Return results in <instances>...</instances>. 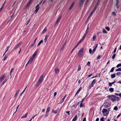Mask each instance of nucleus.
<instances>
[{
  "label": "nucleus",
  "mask_w": 121,
  "mask_h": 121,
  "mask_svg": "<svg viewBox=\"0 0 121 121\" xmlns=\"http://www.w3.org/2000/svg\"><path fill=\"white\" fill-rule=\"evenodd\" d=\"M43 74H42L40 77L38 81L37 82V83L36 84V86H39L41 83V82L42 81L43 79Z\"/></svg>",
  "instance_id": "nucleus-1"
},
{
  "label": "nucleus",
  "mask_w": 121,
  "mask_h": 121,
  "mask_svg": "<svg viewBox=\"0 0 121 121\" xmlns=\"http://www.w3.org/2000/svg\"><path fill=\"white\" fill-rule=\"evenodd\" d=\"M107 97L110 99L113 102H114L116 100V97L114 95H108Z\"/></svg>",
  "instance_id": "nucleus-2"
},
{
  "label": "nucleus",
  "mask_w": 121,
  "mask_h": 121,
  "mask_svg": "<svg viewBox=\"0 0 121 121\" xmlns=\"http://www.w3.org/2000/svg\"><path fill=\"white\" fill-rule=\"evenodd\" d=\"M38 51V50L37 49L33 55L32 57H31L30 58V60L31 62H32L34 58L37 55Z\"/></svg>",
  "instance_id": "nucleus-3"
},
{
  "label": "nucleus",
  "mask_w": 121,
  "mask_h": 121,
  "mask_svg": "<svg viewBox=\"0 0 121 121\" xmlns=\"http://www.w3.org/2000/svg\"><path fill=\"white\" fill-rule=\"evenodd\" d=\"M83 48H81L79 51L78 52V56L80 57H82L83 55Z\"/></svg>",
  "instance_id": "nucleus-4"
},
{
  "label": "nucleus",
  "mask_w": 121,
  "mask_h": 121,
  "mask_svg": "<svg viewBox=\"0 0 121 121\" xmlns=\"http://www.w3.org/2000/svg\"><path fill=\"white\" fill-rule=\"evenodd\" d=\"M102 113L105 114L104 115V116H106L108 114V113H107L108 110L105 109H103L102 111Z\"/></svg>",
  "instance_id": "nucleus-5"
},
{
  "label": "nucleus",
  "mask_w": 121,
  "mask_h": 121,
  "mask_svg": "<svg viewBox=\"0 0 121 121\" xmlns=\"http://www.w3.org/2000/svg\"><path fill=\"white\" fill-rule=\"evenodd\" d=\"M96 81V79H95L94 80L92 81L91 85L89 86V88H91V87H93V86L94 84H95V83Z\"/></svg>",
  "instance_id": "nucleus-6"
},
{
  "label": "nucleus",
  "mask_w": 121,
  "mask_h": 121,
  "mask_svg": "<svg viewBox=\"0 0 121 121\" xmlns=\"http://www.w3.org/2000/svg\"><path fill=\"white\" fill-rule=\"evenodd\" d=\"M103 106H104L105 107H108L110 106V104L107 102H104L103 104Z\"/></svg>",
  "instance_id": "nucleus-7"
},
{
  "label": "nucleus",
  "mask_w": 121,
  "mask_h": 121,
  "mask_svg": "<svg viewBox=\"0 0 121 121\" xmlns=\"http://www.w3.org/2000/svg\"><path fill=\"white\" fill-rule=\"evenodd\" d=\"M5 77V75L3 74L2 75L0 78V83L4 79Z\"/></svg>",
  "instance_id": "nucleus-8"
},
{
  "label": "nucleus",
  "mask_w": 121,
  "mask_h": 121,
  "mask_svg": "<svg viewBox=\"0 0 121 121\" xmlns=\"http://www.w3.org/2000/svg\"><path fill=\"white\" fill-rule=\"evenodd\" d=\"M22 43L21 42H19L15 46L14 49L15 50L17 48L20 46L22 44Z\"/></svg>",
  "instance_id": "nucleus-9"
},
{
  "label": "nucleus",
  "mask_w": 121,
  "mask_h": 121,
  "mask_svg": "<svg viewBox=\"0 0 121 121\" xmlns=\"http://www.w3.org/2000/svg\"><path fill=\"white\" fill-rule=\"evenodd\" d=\"M61 18V16H60L57 19V20L56 21L55 23V25H56V24L58 23V22H59L60 21V19Z\"/></svg>",
  "instance_id": "nucleus-10"
},
{
  "label": "nucleus",
  "mask_w": 121,
  "mask_h": 121,
  "mask_svg": "<svg viewBox=\"0 0 121 121\" xmlns=\"http://www.w3.org/2000/svg\"><path fill=\"white\" fill-rule=\"evenodd\" d=\"M119 0H116V3L115 4V6L117 7V9H118L119 8Z\"/></svg>",
  "instance_id": "nucleus-11"
},
{
  "label": "nucleus",
  "mask_w": 121,
  "mask_h": 121,
  "mask_svg": "<svg viewBox=\"0 0 121 121\" xmlns=\"http://www.w3.org/2000/svg\"><path fill=\"white\" fill-rule=\"evenodd\" d=\"M55 71L56 73L57 74L59 73V70L58 68L56 67L55 69Z\"/></svg>",
  "instance_id": "nucleus-12"
},
{
  "label": "nucleus",
  "mask_w": 121,
  "mask_h": 121,
  "mask_svg": "<svg viewBox=\"0 0 121 121\" xmlns=\"http://www.w3.org/2000/svg\"><path fill=\"white\" fill-rule=\"evenodd\" d=\"M66 95H65V96L63 97V99H62L60 101V102H59V104H60L62 103L64 101V99H65V98L66 97Z\"/></svg>",
  "instance_id": "nucleus-13"
},
{
  "label": "nucleus",
  "mask_w": 121,
  "mask_h": 121,
  "mask_svg": "<svg viewBox=\"0 0 121 121\" xmlns=\"http://www.w3.org/2000/svg\"><path fill=\"white\" fill-rule=\"evenodd\" d=\"M32 1V0H30L29 1V2H28V4H27V5L26 6V8H27L29 5L30 4H31V3Z\"/></svg>",
  "instance_id": "nucleus-14"
},
{
  "label": "nucleus",
  "mask_w": 121,
  "mask_h": 121,
  "mask_svg": "<svg viewBox=\"0 0 121 121\" xmlns=\"http://www.w3.org/2000/svg\"><path fill=\"white\" fill-rule=\"evenodd\" d=\"M77 115H76L74 118L72 120V121H75L77 119Z\"/></svg>",
  "instance_id": "nucleus-15"
},
{
  "label": "nucleus",
  "mask_w": 121,
  "mask_h": 121,
  "mask_svg": "<svg viewBox=\"0 0 121 121\" xmlns=\"http://www.w3.org/2000/svg\"><path fill=\"white\" fill-rule=\"evenodd\" d=\"M19 91H20V90H18L17 91H16V92L14 96V97L15 98H16L17 97V95L18 94V93Z\"/></svg>",
  "instance_id": "nucleus-16"
},
{
  "label": "nucleus",
  "mask_w": 121,
  "mask_h": 121,
  "mask_svg": "<svg viewBox=\"0 0 121 121\" xmlns=\"http://www.w3.org/2000/svg\"><path fill=\"white\" fill-rule=\"evenodd\" d=\"M79 2H80V4L78 5V6L79 7H80L83 4L84 2H83L81 1H79Z\"/></svg>",
  "instance_id": "nucleus-17"
},
{
  "label": "nucleus",
  "mask_w": 121,
  "mask_h": 121,
  "mask_svg": "<svg viewBox=\"0 0 121 121\" xmlns=\"http://www.w3.org/2000/svg\"><path fill=\"white\" fill-rule=\"evenodd\" d=\"M8 79L7 78H5V80L2 83L1 86H2L7 80Z\"/></svg>",
  "instance_id": "nucleus-18"
},
{
  "label": "nucleus",
  "mask_w": 121,
  "mask_h": 121,
  "mask_svg": "<svg viewBox=\"0 0 121 121\" xmlns=\"http://www.w3.org/2000/svg\"><path fill=\"white\" fill-rule=\"evenodd\" d=\"M28 114V113H26L24 116L22 117H21V118H26Z\"/></svg>",
  "instance_id": "nucleus-19"
},
{
  "label": "nucleus",
  "mask_w": 121,
  "mask_h": 121,
  "mask_svg": "<svg viewBox=\"0 0 121 121\" xmlns=\"http://www.w3.org/2000/svg\"><path fill=\"white\" fill-rule=\"evenodd\" d=\"M43 40H40V41L38 45L37 46L38 47L39 46L40 44L43 43Z\"/></svg>",
  "instance_id": "nucleus-20"
},
{
  "label": "nucleus",
  "mask_w": 121,
  "mask_h": 121,
  "mask_svg": "<svg viewBox=\"0 0 121 121\" xmlns=\"http://www.w3.org/2000/svg\"><path fill=\"white\" fill-rule=\"evenodd\" d=\"M81 87H80V88H79V89H78V90L76 92V94H75V96L79 92V91L81 90Z\"/></svg>",
  "instance_id": "nucleus-21"
},
{
  "label": "nucleus",
  "mask_w": 121,
  "mask_h": 121,
  "mask_svg": "<svg viewBox=\"0 0 121 121\" xmlns=\"http://www.w3.org/2000/svg\"><path fill=\"white\" fill-rule=\"evenodd\" d=\"M100 0H98L96 3V4L95 6H94L96 8L97 6L98 5V4Z\"/></svg>",
  "instance_id": "nucleus-22"
},
{
  "label": "nucleus",
  "mask_w": 121,
  "mask_h": 121,
  "mask_svg": "<svg viewBox=\"0 0 121 121\" xmlns=\"http://www.w3.org/2000/svg\"><path fill=\"white\" fill-rule=\"evenodd\" d=\"M74 2H73L72 3V4H71V6L69 8V10H70L73 7V5H74Z\"/></svg>",
  "instance_id": "nucleus-23"
},
{
  "label": "nucleus",
  "mask_w": 121,
  "mask_h": 121,
  "mask_svg": "<svg viewBox=\"0 0 121 121\" xmlns=\"http://www.w3.org/2000/svg\"><path fill=\"white\" fill-rule=\"evenodd\" d=\"M109 90L110 92H112L114 91V89L113 88H109Z\"/></svg>",
  "instance_id": "nucleus-24"
},
{
  "label": "nucleus",
  "mask_w": 121,
  "mask_h": 121,
  "mask_svg": "<svg viewBox=\"0 0 121 121\" xmlns=\"http://www.w3.org/2000/svg\"><path fill=\"white\" fill-rule=\"evenodd\" d=\"M115 77V74H112L111 75V77L112 78H113Z\"/></svg>",
  "instance_id": "nucleus-25"
},
{
  "label": "nucleus",
  "mask_w": 121,
  "mask_h": 121,
  "mask_svg": "<svg viewBox=\"0 0 121 121\" xmlns=\"http://www.w3.org/2000/svg\"><path fill=\"white\" fill-rule=\"evenodd\" d=\"M49 115V113L46 112V114L44 117H48Z\"/></svg>",
  "instance_id": "nucleus-26"
},
{
  "label": "nucleus",
  "mask_w": 121,
  "mask_h": 121,
  "mask_svg": "<svg viewBox=\"0 0 121 121\" xmlns=\"http://www.w3.org/2000/svg\"><path fill=\"white\" fill-rule=\"evenodd\" d=\"M50 108L49 107H48L46 111V112H48L49 113V112L50 110Z\"/></svg>",
  "instance_id": "nucleus-27"
},
{
  "label": "nucleus",
  "mask_w": 121,
  "mask_h": 121,
  "mask_svg": "<svg viewBox=\"0 0 121 121\" xmlns=\"http://www.w3.org/2000/svg\"><path fill=\"white\" fill-rule=\"evenodd\" d=\"M46 30H46V29H44L43 30L42 32V34H43L46 31Z\"/></svg>",
  "instance_id": "nucleus-28"
},
{
  "label": "nucleus",
  "mask_w": 121,
  "mask_h": 121,
  "mask_svg": "<svg viewBox=\"0 0 121 121\" xmlns=\"http://www.w3.org/2000/svg\"><path fill=\"white\" fill-rule=\"evenodd\" d=\"M81 69V66L80 65H78V71H79Z\"/></svg>",
  "instance_id": "nucleus-29"
},
{
  "label": "nucleus",
  "mask_w": 121,
  "mask_h": 121,
  "mask_svg": "<svg viewBox=\"0 0 121 121\" xmlns=\"http://www.w3.org/2000/svg\"><path fill=\"white\" fill-rule=\"evenodd\" d=\"M115 68V67H113L111 69L110 71V72H112L113 71L114 69Z\"/></svg>",
  "instance_id": "nucleus-30"
},
{
  "label": "nucleus",
  "mask_w": 121,
  "mask_h": 121,
  "mask_svg": "<svg viewBox=\"0 0 121 121\" xmlns=\"http://www.w3.org/2000/svg\"><path fill=\"white\" fill-rule=\"evenodd\" d=\"M116 71H121V68H120L117 69L116 70Z\"/></svg>",
  "instance_id": "nucleus-31"
},
{
  "label": "nucleus",
  "mask_w": 121,
  "mask_h": 121,
  "mask_svg": "<svg viewBox=\"0 0 121 121\" xmlns=\"http://www.w3.org/2000/svg\"><path fill=\"white\" fill-rule=\"evenodd\" d=\"M96 37V36L95 35H94L93 36L92 39L93 41L95 40V39Z\"/></svg>",
  "instance_id": "nucleus-32"
},
{
  "label": "nucleus",
  "mask_w": 121,
  "mask_h": 121,
  "mask_svg": "<svg viewBox=\"0 0 121 121\" xmlns=\"http://www.w3.org/2000/svg\"><path fill=\"white\" fill-rule=\"evenodd\" d=\"M103 32L104 33L106 34L107 33V32L105 29L103 30Z\"/></svg>",
  "instance_id": "nucleus-33"
},
{
  "label": "nucleus",
  "mask_w": 121,
  "mask_h": 121,
  "mask_svg": "<svg viewBox=\"0 0 121 121\" xmlns=\"http://www.w3.org/2000/svg\"><path fill=\"white\" fill-rule=\"evenodd\" d=\"M105 28L108 31H109L110 30V29L109 28L108 26H106L105 27Z\"/></svg>",
  "instance_id": "nucleus-34"
},
{
  "label": "nucleus",
  "mask_w": 121,
  "mask_h": 121,
  "mask_svg": "<svg viewBox=\"0 0 121 121\" xmlns=\"http://www.w3.org/2000/svg\"><path fill=\"white\" fill-rule=\"evenodd\" d=\"M48 37L47 36H46L45 37V38L44 39V42L45 43H46L47 40V39H48Z\"/></svg>",
  "instance_id": "nucleus-35"
},
{
  "label": "nucleus",
  "mask_w": 121,
  "mask_h": 121,
  "mask_svg": "<svg viewBox=\"0 0 121 121\" xmlns=\"http://www.w3.org/2000/svg\"><path fill=\"white\" fill-rule=\"evenodd\" d=\"M39 9V8L36 9V10H35V11L34 12L35 13H37L38 11V10Z\"/></svg>",
  "instance_id": "nucleus-36"
},
{
  "label": "nucleus",
  "mask_w": 121,
  "mask_h": 121,
  "mask_svg": "<svg viewBox=\"0 0 121 121\" xmlns=\"http://www.w3.org/2000/svg\"><path fill=\"white\" fill-rule=\"evenodd\" d=\"M87 95H86V97H85V98L83 99L82 100V101H80V102H81V103H82L85 100V98L87 96Z\"/></svg>",
  "instance_id": "nucleus-37"
},
{
  "label": "nucleus",
  "mask_w": 121,
  "mask_h": 121,
  "mask_svg": "<svg viewBox=\"0 0 121 121\" xmlns=\"http://www.w3.org/2000/svg\"><path fill=\"white\" fill-rule=\"evenodd\" d=\"M14 68H12L11 69V70L10 71V74L11 75V73L12 72H13V70L14 69Z\"/></svg>",
  "instance_id": "nucleus-38"
},
{
  "label": "nucleus",
  "mask_w": 121,
  "mask_h": 121,
  "mask_svg": "<svg viewBox=\"0 0 121 121\" xmlns=\"http://www.w3.org/2000/svg\"><path fill=\"white\" fill-rule=\"evenodd\" d=\"M118 109V108L117 106H115L114 108V110H117Z\"/></svg>",
  "instance_id": "nucleus-39"
},
{
  "label": "nucleus",
  "mask_w": 121,
  "mask_h": 121,
  "mask_svg": "<svg viewBox=\"0 0 121 121\" xmlns=\"http://www.w3.org/2000/svg\"><path fill=\"white\" fill-rule=\"evenodd\" d=\"M66 41L65 42V43H64V44H63V45L62 46V48H61V50H60V51L63 48H64V46H65V43H66Z\"/></svg>",
  "instance_id": "nucleus-40"
},
{
  "label": "nucleus",
  "mask_w": 121,
  "mask_h": 121,
  "mask_svg": "<svg viewBox=\"0 0 121 121\" xmlns=\"http://www.w3.org/2000/svg\"><path fill=\"white\" fill-rule=\"evenodd\" d=\"M121 74V73L120 72H117L116 74L117 75V76H120V75Z\"/></svg>",
  "instance_id": "nucleus-41"
},
{
  "label": "nucleus",
  "mask_w": 121,
  "mask_h": 121,
  "mask_svg": "<svg viewBox=\"0 0 121 121\" xmlns=\"http://www.w3.org/2000/svg\"><path fill=\"white\" fill-rule=\"evenodd\" d=\"M116 56V54H114L112 56V59H114V58H115V57Z\"/></svg>",
  "instance_id": "nucleus-42"
},
{
  "label": "nucleus",
  "mask_w": 121,
  "mask_h": 121,
  "mask_svg": "<svg viewBox=\"0 0 121 121\" xmlns=\"http://www.w3.org/2000/svg\"><path fill=\"white\" fill-rule=\"evenodd\" d=\"M96 8L94 7V9H93L92 11L91 12H92L93 13H94V11L96 10Z\"/></svg>",
  "instance_id": "nucleus-43"
},
{
  "label": "nucleus",
  "mask_w": 121,
  "mask_h": 121,
  "mask_svg": "<svg viewBox=\"0 0 121 121\" xmlns=\"http://www.w3.org/2000/svg\"><path fill=\"white\" fill-rule=\"evenodd\" d=\"M96 8L94 7V9H93L92 11L91 12H92L93 13H94V11L96 10Z\"/></svg>",
  "instance_id": "nucleus-44"
},
{
  "label": "nucleus",
  "mask_w": 121,
  "mask_h": 121,
  "mask_svg": "<svg viewBox=\"0 0 121 121\" xmlns=\"http://www.w3.org/2000/svg\"><path fill=\"white\" fill-rule=\"evenodd\" d=\"M7 58V57L6 56H5L4 58L3 59V60L4 61Z\"/></svg>",
  "instance_id": "nucleus-45"
},
{
  "label": "nucleus",
  "mask_w": 121,
  "mask_h": 121,
  "mask_svg": "<svg viewBox=\"0 0 121 121\" xmlns=\"http://www.w3.org/2000/svg\"><path fill=\"white\" fill-rule=\"evenodd\" d=\"M30 62V63H31L32 62H31V61H30V60H29V61H28V62L26 64V66H25V67H26L27 65L28 64H29V63Z\"/></svg>",
  "instance_id": "nucleus-46"
},
{
  "label": "nucleus",
  "mask_w": 121,
  "mask_h": 121,
  "mask_svg": "<svg viewBox=\"0 0 121 121\" xmlns=\"http://www.w3.org/2000/svg\"><path fill=\"white\" fill-rule=\"evenodd\" d=\"M58 110L59 109H56L55 111L54 112V113L55 114H56V113H57V112L58 111Z\"/></svg>",
  "instance_id": "nucleus-47"
},
{
  "label": "nucleus",
  "mask_w": 121,
  "mask_h": 121,
  "mask_svg": "<svg viewBox=\"0 0 121 121\" xmlns=\"http://www.w3.org/2000/svg\"><path fill=\"white\" fill-rule=\"evenodd\" d=\"M92 50L91 49V48H90L89 49V53H90V54H91V53H92Z\"/></svg>",
  "instance_id": "nucleus-48"
},
{
  "label": "nucleus",
  "mask_w": 121,
  "mask_h": 121,
  "mask_svg": "<svg viewBox=\"0 0 121 121\" xmlns=\"http://www.w3.org/2000/svg\"><path fill=\"white\" fill-rule=\"evenodd\" d=\"M96 49L95 48H94V49H93V51H92V54H93L95 52V51Z\"/></svg>",
  "instance_id": "nucleus-49"
},
{
  "label": "nucleus",
  "mask_w": 121,
  "mask_h": 121,
  "mask_svg": "<svg viewBox=\"0 0 121 121\" xmlns=\"http://www.w3.org/2000/svg\"><path fill=\"white\" fill-rule=\"evenodd\" d=\"M116 99L117 101H119L120 100V98L119 97H116Z\"/></svg>",
  "instance_id": "nucleus-50"
},
{
  "label": "nucleus",
  "mask_w": 121,
  "mask_h": 121,
  "mask_svg": "<svg viewBox=\"0 0 121 121\" xmlns=\"http://www.w3.org/2000/svg\"><path fill=\"white\" fill-rule=\"evenodd\" d=\"M39 4H38L35 7L37 9V8H39Z\"/></svg>",
  "instance_id": "nucleus-51"
},
{
  "label": "nucleus",
  "mask_w": 121,
  "mask_h": 121,
  "mask_svg": "<svg viewBox=\"0 0 121 121\" xmlns=\"http://www.w3.org/2000/svg\"><path fill=\"white\" fill-rule=\"evenodd\" d=\"M121 66V63H120V64H118L117 65V67H119V66Z\"/></svg>",
  "instance_id": "nucleus-52"
},
{
  "label": "nucleus",
  "mask_w": 121,
  "mask_h": 121,
  "mask_svg": "<svg viewBox=\"0 0 121 121\" xmlns=\"http://www.w3.org/2000/svg\"><path fill=\"white\" fill-rule=\"evenodd\" d=\"M90 62L89 61H88L87 62V65H88V66H90Z\"/></svg>",
  "instance_id": "nucleus-53"
},
{
  "label": "nucleus",
  "mask_w": 121,
  "mask_h": 121,
  "mask_svg": "<svg viewBox=\"0 0 121 121\" xmlns=\"http://www.w3.org/2000/svg\"><path fill=\"white\" fill-rule=\"evenodd\" d=\"M83 106V103H81L80 105V107H82Z\"/></svg>",
  "instance_id": "nucleus-54"
},
{
  "label": "nucleus",
  "mask_w": 121,
  "mask_h": 121,
  "mask_svg": "<svg viewBox=\"0 0 121 121\" xmlns=\"http://www.w3.org/2000/svg\"><path fill=\"white\" fill-rule=\"evenodd\" d=\"M117 49V48H116L115 49H114V51H113V53H114L116 52Z\"/></svg>",
  "instance_id": "nucleus-55"
},
{
  "label": "nucleus",
  "mask_w": 121,
  "mask_h": 121,
  "mask_svg": "<svg viewBox=\"0 0 121 121\" xmlns=\"http://www.w3.org/2000/svg\"><path fill=\"white\" fill-rule=\"evenodd\" d=\"M66 113L68 114V115H70V111H66Z\"/></svg>",
  "instance_id": "nucleus-56"
},
{
  "label": "nucleus",
  "mask_w": 121,
  "mask_h": 121,
  "mask_svg": "<svg viewBox=\"0 0 121 121\" xmlns=\"http://www.w3.org/2000/svg\"><path fill=\"white\" fill-rule=\"evenodd\" d=\"M112 83H110V82H109L108 83V85L110 86H111L112 85Z\"/></svg>",
  "instance_id": "nucleus-57"
},
{
  "label": "nucleus",
  "mask_w": 121,
  "mask_h": 121,
  "mask_svg": "<svg viewBox=\"0 0 121 121\" xmlns=\"http://www.w3.org/2000/svg\"><path fill=\"white\" fill-rule=\"evenodd\" d=\"M100 120L101 121H104V117H102L100 119Z\"/></svg>",
  "instance_id": "nucleus-58"
},
{
  "label": "nucleus",
  "mask_w": 121,
  "mask_h": 121,
  "mask_svg": "<svg viewBox=\"0 0 121 121\" xmlns=\"http://www.w3.org/2000/svg\"><path fill=\"white\" fill-rule=\"evenodd\" d=\"M101 56H100V55L98 56L97 57V59H99L100 58V57H101Z\"/></svg>",
  "instance_id": "nucleus-59"
},
{
  "label": "nucleus",
  "mask_w": 121,
  "mask_h": 121,
  "mask_svg": "<svg viewBox=\"0 0 121 121\" xmlns=\"http://www.w3.org/2000/svg\"><path fill=\"white\" fill-rule=\"evenodd\" d=\"M112 15H115V16L116 15L115 12H113L112 13Z\"/></svg>",
  "instance_id": "nucleus-60"
},
{
  "label": "nucleus",
  "mask_w": 121,
  "mask_h": 121,
  "mask_svg": "<svg viewBox=\"0 0 121 121\" xmlns=\"http://www.w3.org/2000/svg\"><path fill=\"white\" fill-rule=\"evenodd\" d=\"M79 44L77 43L76 45L74 47L75 48L78 46Z\"/></svg>",
  "instance_id": "nucleus-61"
},
{
  "label": "nucleus",
  "mask_w": 121,
  "mask_h": 121,
  "mask_svg": "<svg viewBox=\"0 0 121 121\" xmlns=\"http://www.w3.org/2000/svg\"><path fill=\"white\" fill-rule=\"evenodd\" d=\"M121 115V113H120L117 116V118H118Z\"/></svg>",
  "instance_id": "nucleus-62"
},
{
  "label": "nucleus",
  "mask_w": 121,
  "mask_h": 121,
  "mask_svg": "<svg viewBox=\"0 0 121 121\" xmlns=\"http://www.w3.org/2000/svg\"><path fill=\"white\" fill-rule=\"evenodd\" d=\"M82 41L81 40H80L78 42V43H77L78 44H79L80 43H81Z\"/></svg>",
  "instance_id": "nucleus-63"
},
{
  "label": "nucleus",
  "mask_w": 121,
  "mask_h": 121,
  "mask_svg": "<svg viewBox=\"0 0 121 121\" xmlns=\"http://www.w3.org/2000/svg\"><path fill=\"white\" fill-rule=\"evenodd\" d=\"M4 7H2L0 8V12L3 9Z\"/></svg>",
  "instance_id": "nucleus-64"
}]
</instances>
